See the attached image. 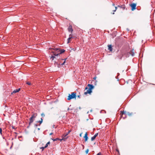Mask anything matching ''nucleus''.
Instances as JSON below:
<instances>
[{"label": "nucleus", "mask_w": 155, "mask_h": 155, "mask_svg": "<svg viewBox=\"0 0 155 155\" xmlns=\"http://www.w3.org/2000/svg\"><path fill=\"white\" fill-rule=\"evenodd\" d=\"M76 93L75 92H72L71 94H69L67 100L69 101L73 99H76Z\"/></svg>", "instance_id": "obj_1"}, {"label": "nucleus", "mask_w": 155, "mask_h": 155, "mask_svg": "<svg viewBox=\"0 0 155 155\" xmlns=\"http://www.w3.org/2000/svg\"><path fill=\"white\" fill-rule=\"evenodd\" d=\"M137 4L136 3H133L130 5L132 11H134L136 9Z\"/></svg>", "instance_id": "obj_2"}, {"label": "nucleus", "mask_w": 155, "mask_h": 155, "mask_svg": "<svg viewBox=\"0 0 155 155\" xmlns=\"http://www.w3.org/2000/svg\"><path fill=\"white\" fill-rule=\"evenodd\" d=\"M84 139L85 142H86L87 141L88 139V134L87 132L85 133V135L84 136Z\"/></svg>", "instance_id": "obj_3"}, {"label": "nucleus", "mask_w": 155, "mask_h": 155, "mask_svg": "<svg viewBox=\"0 0 155 155\" xmlns=\"http://www.w3.org/2000/svg\"><path fill=\"white\" fill-rule=\"evenodd\" d=\"M87 86L88 87L89 89L92 91L94 87V86L92 84H88Z\"/></svg>", "instance_id": "obj_4"}, {"label": "nucleus", "mask_w": 155, "mask_h": 155, "mask_svg": "<svg viewBox=\"0 0 155 155\" xmlns=\"http://www.w3.org/2000/svg\"><path fill=\"white\" fill-rule=\"evenodd\" d=\"M68 30L69 32L72 33L73 31V29L72 26L70 25L68 28Z\"/></svg>", "instance_id": "obj_5"}, {"label": "nucleus", "mask_w": 155, "mask_h": 155, "mask_svg": "<svg viewBox=\"0 0 155 155\" xmlns=\"http://www.w3.org/2000/svg\"><path fill=\"white\" fill-rule=\"evenodd\" d=\"M108 47V50L110 51H112V46L111 45H109L107 46Z\"/></svg>", "instance_id": "obj_6"}, {"label": "nucleus", "mask_w": 155, "mask_h": 155, "mask_svg": "<svg viewBox=\"0 0 155 155\" xmlns=\"http://www.w3.org/2000/svg\"><path fill=\"white\" fill-rule=\"evenodd\" d=\"M87 91L88 93V94H91L92 92V91L90 90V89L88 88L87 87H86L85 88V89H87Z\"/></svg>", "instance_id": "obj_7"}, {"label": "nucleus", "mask_w": 155, "mask_h": 155, "mask_svg": "<svg viewBox=\"0 0 155 155\" xmlns=\"http://www.w3.org/2000/svg\"><path fill=\"white\" fill-rule=\"evenodd\" d=\"M21 90L20 88H19L18 89H15L14 90V91H13V92L12 93V94L13 93H15L17 92H18Z\"/></svg>", "instance_id": "obj_8"}, {"label": "nucleus", "mask_w": 155, "mask_h": 155, "mask_svg": "<svg viewBox=\"0 0 155 155\" xmlns=\"http://www.w3.org/2000/svg\"><path fill=\"white\" fill-rule=\"evenodd\" d=\"M134 49H133L132 50H131V53L130 52H129L128 53L129 54H131L132 56H134Z\"/></svg>", "instance_id": "obj_9"}, {"label": "nucleus", "mask_w": 155, "mask_h": 155, "mask_svg": "<svg viewBox=\"0 0 155 155\" xmlns=\"http://www.w3.org/2000/svg\"><path fill=\"white\" fill-rule=\"evenodd\" d=\"M69 37L67 39V43H68L70 42V40L71 38H73V37L72 36V34H71L69 35Z\"/></svg>", "instance_id": "obj_10"}, {"label": "nucleus", "mask_w": 155, "mask_h": 155, "mask_svg": "<svg viewBox=\"0 0 155 155\" xmlns=\"http://www.w3.org/2000/svg\"><path fill=\"white\" fill-rule=\"evenodd\" d=\"M60 65V64H58V62L55 61L54 62V65H55V67L57 65V67L58 68H59V66Z\"/></svg>", "instance_id": "obj_11"}, {"label": "nucleus", "mask_w": 155, "mask_h": 155, "mask_svg": "<svg viewBox=\"0 0 155 155\" xmlns=\"http://www.w3.org/2000/svg\"><path fill=\"white\" fill-rule=\"evenodd\" d=\"M118 7H119L120 8H122L123 9H125V5H118L117 6Z\"/></svg>", "instance_id": "obj_12"}, {"label": "nucleus", "mask_w": 155, "mask_h": 155, "mask_svg": "<svg viewBox=\"0 0 155 155\" xmlns=\"http://www.w3.org/2000/svg\"><path fill=\"white\" fill-rule=\"evenodd\" d=\"M62 137V138L61 139L59 138V140H60L61 141L62 140H64V141H65L66 140H67V139L68 138V137H63H63Z\"/></svg>", "instance_id": "obj_13"}, {"label": "nucleus", "mask_w": 155, "mask_h": 155, "mask_svg": "<svg viewBox=\"0 0 155 155\" xmlns=\"http://www.w3.org/2000/svg\"><path fill=\"white\" fill-rule=\"evenodd\" d=\"M71 132V131L70 130H69L68 131L67 133L65 134H63L62 136V137H63H63H66L67 135H68Z\"/></svg>", "instance_id": "obj_14"}, {"label": "nucleus", "mask_w": 155, "mask_h": 155, "mask_svg": "<svg viewBox=\"0 0 155 155\" xmlns=\"http://www.w3.org/2000/svg\"><path fill=\"white\" fill-rule=\"evenodd\" d=\"M120 113H121V117H122V116H123V114H124V115H126V112L125 111H120Z\"/></svg>", "instance_id": "obj_15"}, {"label": "nucleus", "mask_w": 155, "mask_h": 155, "mask_svg": "<svg viewBox=\"0 0 155 155\" xmlns=\"http://www.w3.org/2000/svg\"><path fill=\"white\" fill-rule=\"evenodd\" d=\"M59 51H60V52L59 53V54H61L63 53L65 51V50L64 49H62L61 50H59Z\"/></svg>", "instance_id": "obj_16"}, {"label": "nucleus", "mask_w": 155, "mask_h": 155, "mask_svg": "<svg viewBox=\"0 0 155 155\" xmlns=\"http://www.w3.org/2000/svg\"><path fill=\"white\" fill-rule=\"evenodd\" d=\"M37 114H34L32 115L31 117H32L34 118H35L36 117V116H37Z\"/></svg>", "instance_id": "obj_17"}, {"label": "nucleus", "mask_w": 155, "mask_h": 155, "mask_svg": "<svg viewBox=\"0 0 155 155\" xmlns=\"http://www.w3.org/2000/svg\"><path fill=\"white\" fill-rule=\"evenodd\" d=\"M35 118H34L32 117H31L29 118V121L33 122V121L35 120Z\"/></svg>", "instance_id": "obj_18"}, {"label": "nucleus", "mask_w": 155, "mask_h": 155, "mask_svg": "<svg viewBox=\"0 0 155 155\" xmlns=\"http://www.w3.org/2000/svg\"><path fill=\"white\" fill-rule=\"evenodd\" d=\"M67 59V58H65V59H62V60H64V61L63 62V63H62L60 65H64V64L66 62V59Z\"/></svg>", "instance_id": "obj_19"}, {"label": "nucleus", "mask_w": 155, "mask_h": 155, "mask_svg": "<svg viewBox=\"0 0 155 155\" xmlns=\"http://www.w3.org/2000/svg\"><path fill=\"white\" fill-rule=\"evenodd\" d=\"M115 9H114V10H113V13H112V12L111 13V14H112L113 15L114 14V12H115L116 11V10H117V7L115 6Z\"/></svg>", "instance_id": "obj_20"}, {"label": "nucleus", "mask_w": 155, "mask_h": 155, "mask_svg": "<svg viewBox=\"0 0 155 155\" xmlns=\"http://www.w3.org/2000/svg\"><path fill=\"white\" fill-rule=\"evenodd\" d=\"M50 142L49 141L48 142H47V143L45 144V147L47 148L48 147V145H49L50 144Z\"/></svg>", "instance_id": "obj_21"}, {"label": "nucleus", "mask_w": 155, "mask_h": 155, "mask_svg": "<svg viewBox=\"0 0 155 155\" xmlns=\"http://www.w3.org/2000/svg\"><path fill=\"white\" fill-rule=\"evenodd\" d=\"M43 119L41 118V120H39V123H40V125H41L43 122Z\"/></svg>", "instance_id": "obj_22"}, {"label": "nucleus", "mask_w": 155, "mask_h": 155, "mask_svg": "<svg viewBox=\"0 0 155 155\" xmlns=\"http://www.w3.org/2000/svg\"><path fill=\"white\" fill-rule=\"evenodd\" d=\"M54 58H56V57L55 56H51V58H50V59H52V60H54Z\"/></svg>", "instance_id": "obj_23"}, {"label": "nucleus", "mask_w": 155, "mask_h": 155, "mask_svg": "<svg viewBox=\"0 0 155 155\" xmlns=\"http://www.w3.org/2000/svg\"><path fill=\"white\" fill-rule=\"evenodd\" d=\"M52 140H53V141H55L59 140V138H56L55 139H51Z\"/></svg>", "instance_id": "obj_24"}, {"label": "nucleus", "mask_w": 155, "mask_h": 155, "mask_svg": "<svg viewBox=\"0 0 155 155\" xmlns=\"http://www.w3.org/2000/svg\"><path fill=\"white\" fill-rule=\"evenodd\" d=\"M95 138H96L94 137L93 136V137H92L91 138V141H92L94 140H95Z\"/></svg>", "instance_id": "obj_25"}, {"label": "nucleus", "mask_w": 155, "mask_h": 155, "mask_svg": "<svg viewBox=\"0 0 155 155\" xmlns=\"http://www.w3.org/2000/svg\"><path fill=\"white\" fill-rule=\"evenodd\" d=\"M98 133H97L94 136V137L96 138L98 135Z\"/></svg>", "instance_id": "obj_26"}, {"label": "nucleus", "mask_w": 155, "mask_h": 155, "mask_svg": "<svg viewBox=\"0 0 155 155\" xmlns=\"http://www.w3.org/2000/svg\"><path fill=\"white\" fill-rule=\"evenodd\" d=\"M89 149H87L85 151V153H86V154H87L88 153V152H89Z\"/></svg>", "instance_id": "obj_27"}, {"label": "nucleus", "mask_w": 155, "mask_h": 155, "mask_svg": "<svg viewBox=\"0 0 155 155\" xmlns=\"http://www.w3.org/2000/svg\"><path fill=\"white\" fill-rule=\"evenodd\" d=\"M53 49L56 51H58V50H60L59 48H54Z\"/></svg>", "instance_id": "obj_28"}, {"label": "nucleus", "mask_w": 155, "mask_h": 155, "mask_svg": "<svg viewBox=\"0 0 155 155\" xmlns=\"http://www.w3.org/2000/svg\"><path fill=\"white\" fill-rule=\"evenodd\" d=\"M45 148H46V147H45V146L44 147H41L40 148V149H42V150H44V149Z\"/></svg>", "instance_id": "obj_29"}, {"label": "nucleus", "mask_w": 155, "mask_h": 155, "mask_svg": "<svg viewBox=\"0 0 155 155\" xmlns=\"http://www.w3.org/2000/svg\"><path fill=\"white\" fill-rule=\"evenodd\" d=\"M34 127L35 128H36L38 126V125L37 124H34Z\"/></svg>", "instance_id": "obj_30"}, {"label": "nucleus", "mask_w": 155, "mask_h": 155, "mask_svg": "<svg viewBox=\"0 0 155 155\" xmlns=\"http://www.w3.org/2000/svg\"><path fill=\"white\" fill-rule=\"evenodd\" d=\"M26 84L28 85H31V83H30V82H28L26 83Z\"/></svg>", "instance_id": "obj_31"}, {"label": "nucleus", "mask_w": 155, "mask_h": 155, "mask_svg": "<svg viewBox=\"0 0 155 155\" xmlns=\"http://www.w3.org/2000/svg\"><path fill=\"white\" fill-rule=\"evenodd\" d=\"M60 54H59V53H58V54H55V56L56 57H58V56Z\"/></svg>", "instance_id": "obj_32"}, {"label": "nucleus", "mask_w": 155, "mask_h": 155, "mask_svg": "<svg viewBox=\"0 0 155 155\" xmlns=\"http://www.w3.org/2000/svg\"><path fill=\"white\" fill-rule=\"evenodd\" d=\"M2 130L1 128H0V133L1 134H2Z\"/></svg>", "instance_id": "obj_33"}, {"label": "nucleus", "mask_w": 155, "mask_h": 155, "mask_svg": "<svg viewBox=\"0 0 155 155\" xmlns=\"http://www.w3.org/2000/svg\"><path fill=\"white\" fill-rule=\"evenodd\" d=\"M41 116L43 117H44L45 116V114L43 113H42L41 114Z\"/></svg>", "instance_id": "obj_34"}, {"label": "nucleus", "mask_w": 155, "mask_h": 155, "mask_svg": "<svg viewBox=\"0 0 155 155\" xmlns=\"http://www.w3.org/2000/svg\"><path fill=\"white\" fill-rule=\"evenodd\" d=\"M127 113H128V115L129 116H130L132 114V113H130L129 112H128Z\"/></svg>", "instance_id": "obj_35"}, {"label": "nucleus", "mask_w": 155, "mask_h": 155, "mask_svg": "<svg viewBox=\"0 0 155 155\" xmlns=\"http://www.w3.org/2000/svg\"><path fill=\"white\" fill-rule=\"evenodd\" d=\"M32 123V122L29 121V124H28V125H29V126H30L31 124Z\"/></svg>", "instance_id": "obj_36"}, {"label": "nucleus", "mask_w": 155, "mask_h": 155, "mask_svg": "<svg viewBox=\"0 0 155 155\" xmlns=\"http://www.w3.org/2000/svg\"><path fill=\"white\" fill-rule=\"evenodd\" d=\"M116 151L119 154H120L119 151L118 149H116Z\"/></svg>", "instance_id": "obj_37"}, {"label": "nucleus", "mask_w": 155, "mask_h": 155, "mask_svg": "<svg viewBox=\"0 0 155 155\" xmlns=\"http://www.w3.org/2000/svg\"><path fill=\"white\" fill-rule=\"evenodd\" d=\"M72 110V109H70L69 108H68V110Z\"/></svg>", "instance_id": "obj_38"}, {"label": "nucleus", "mask_w": 155, "mask_h": 155, "mask_svg": "<svg viewBox=\"0 0 155 155\" xmlns=\"http://www.w3.org/2000/svg\"><path fill=\"white\" fill-rule=\"evenodd\" d=\"M88 94V93L87 92V91H86V92H84V94H85V95H86V94Z\"/></svg>", "instance_id": "obj_39"}, {"label": "nucleus", "mask_w": 155, "mask_h": 155, "mask_svg": "<svg viewBox=\"0 0 155 155\" xmlns=\"http://www.w3.org/2000/svg\"><path fill=\"white\" fill-rule=\"evenodd\" d=\"M96 76H95V77H94L93 78L94 79V80H96Z\"/></svg>", "instance_id": "obj_40"}, {"label": "nucleus", "mask_w": 155, "mask_h": 155, "mask_svg": "<svg viewBox=\"0 0 155 155\" xmlns=\"http://www.w3.org/2000/svg\"><path fill=\"white\" fill-rule=\"evenodd\" d=\"M72 50H73L74 51H75L76 50V48H73V49H72Z\"/></svg>", "instance_id": "obj_41"}, {"label": "nucleus", "mask_w": 155, "mask_h": 155, "mask_svg": "<svg viewBox=\"0 0 155 155\" xmlns=\"http://www.w3.org/2000/svg\"><path fill=\"white\" fill-rule=\"evenodd\" d=\"M79 98H80V95H78L77 96Z\"/></svg>", "instance_id": "obj_42"}, {"label": "nucleus", "mask_w": 155, "mask_h": 155, "mask_svg": "<svg viewBox=\"0 0 155 155\" xmlns=\"http://www.w3.org/2000/svg\"><path fill=\"white\" fill-rule=\"evenodd\" d=\"M53 52V53L54 56H55V54H55L54 52Z\"/></svg>", "instance_id": "obj_43"}, {"label": "nucleus", "mask_w": 155, "mask_h": 155, "mask_svg": "<svg viewBox=\"0 0 155 155\" xmlns=\"http://www.w3.org/2000/svg\"><path fill=\"white\" fill-rule=\"evenodd\" d=\"M115 78H116V79H117V81H119V79H118V78H117V77H115Z\"/></svg>", "instance_id": "obj_44"}, {"label": "nucleus", "mask_w": 155, "mask_h": 155, "mask_svg": "<svg viewBox=\"0 0 155 155\" xmlns=\"http://www.w3.org/2000/svg\"><path fill=\"white\" fill-rule=\"evenodd\" d=\"M82 133H81V134H80V137H81V136H82Z\"/></svg>", "instance_id": "obj_45"}, {"label": "nucleus", "mask_w": 155, "mask_h": 155, "mask_svg": "<svg viewBox=\"0 0 155 155\" xmlns=\"http://www.w3.org/2000/svg\"><path fill=\"white\" fill-rule=\"evenodd\" d=\"M126 117V116H125V117H123V118L124 119H125Z\"/></svg>", "instance_id": "obj_46"}, {"label": "nucleus", "mask_w": 155, "mask_h": 155, "mask_svg": "<svg viewBox=\"0 0 155 155\" xmlns=\"http://www.w3.org/2000/svg\"><path fill=\"white\" fill-rule=\"evenodd\" d=\"M30 126H29V125H28V126H27V128H29V127H30Z\"/></svg>", "instance_id": "obj_47"}, {"label": "nucleus", "mask_w": 155, "mask_h": 155, "mask_svg": "<svg viewBox=\"0 0 155 155\" xmlns=\"http://www.w3.org/2000/svg\"><path fill=\"white\" fill-rule=\"evenodd\" d=\"M117 74V76H119L120 75V74L119 73H118Z\"/></svg>", "instance_id": "obj_48"}, {"label": "nucleus", "mask_w": 155, "mask_h": 155, "mask_svg": "<svg viewBox=\"0 0 155 155\" xmlns=\"http://www.w3.org/2000/svg\"><path fill=\"white\" fill-rule=\"evenodd\" d=\"M53 134V133H51L50 134V135H52Z\"/></svg>", "instance_id": "obj_49"}, {"label": "nucleus", "mask_w": 155, "mask_h": 155, "mask_svg": "<svg viewBox=\"0 0 155 155\" xmlns=\"http://www.w3.org/2000/svg\"><path fill=\"white\" fill-rule=\"evenodd\" d=\"M54 127H55V125H53L52 126V127L53 128H54Z\"/></svg>", "instance_id": "obj_50"}, {"label": "nucleus", "mask_w": 155, "mask_h": 155, "mask_svg": "<svg viewBox=\"0 0 155 155\" xmlns=\"http://www.w3.org/2000/svg\"><path fill=\"white\" fill-rule=\"evenodd\" d=\"M36 123H39V121H36Z\"/></svg>", "instance_id": "obj_51"}, {"label": "nucleus", "mask_w": 155, "mask_h": 155, "mask_svg": "<svg viewBox=\"0 0 155 155\" xmlns=\"http://www.w3.org/2000/svg\"><path fill=\"white\" fill-rule=\"evenodd\" d=\"M78 108L80 110L81 109V108L80 107H79Z\"/></svg>", "instance_id": "obj_52"}, {"label": "nucleus", "mask_w": 155, "mask_h": 155, "mask_svg": "<svg viewBox=\"0 0 155 155\" xmlns=\"http://www.w3.org/2000/svg\"><path fill=\"white\" fill-rule=\"evenodd\" d=\"M38 130H40V128H38Z\"/></svg>", "instance_id": "obj_53"}, {"label": "nucleus", "mask_w": 155, "mask_h": 155, "mask_svg": "<svg viewBox=\"0 0 155 155\" xmlns=\"http://www.w3.org/2000/svg\"><path fill=\"white\" fill-rule=\"evenodd\" d=\"M12 146L10 147V149H11L12 148Z\"/></svg>", "instance_id": "obj_54"}, {"label": "nucleus", "mask_w": 155, "mask_h": 155, "mask_svg": "<svg viewBox=\"0 0 155 155\" xmlns=\"http://www.w3.org/2000/svg\"><path fill=\"white\" fill-rule=\"evenodd\" d=\"M127 31H129V29L128 28H127Z\"/></svg>", "instance_id": "obj_55"}, {"label": "nucleus", "mask_w": 155, "mask_h": 155, "mask_svg": "<svg viewBox=\"0 0 155 155\" xmlns=\"http://www.w3.org/2000/svg\"><path fill=\"white\" fill-rule=\"evenodd\" d=\"M12 128L13 129H14L15 128V127H13V126H12Z\"/></svg>", "instance_id": "obj_56"}, {"label": "nucleus", "mask_w": 155, "mask_h": 155, "mask_svg": "<svg viewBox=\"0 0 155 155\" xmlns=\"http://www.w3.org/2000/svg\"><path fill=\"white\" fill-rule=\"evenodd\" d=\"M113 6H114L115 5L114 4H113Z\"/></svg>", "instance_id": "obj_57"}, {"label": "nucleus", "mask_w": 155, "mask_h": 155, "mask_svg": "<svg viewBox=\"0 0 155 155\" xmlns=\"http://www.w3.org/2000/svg\"><path fill=\"white\" fill-rule=\"evenodd\" d=\"M89 113V111H87V114H88Z\"/></svg>", "instance_id": "obj_58"}, {"label": "nucleus", "mask_w": 155, "mask_h": 155, "mask_svg": "<svg viewBox=\"0 0 155 155\" xmlns=\"http://www.w3.org/2000/svg\"><path fill=\"white\" fill-rule=\"evenodd\" d=\"M92 110H90V111H91V112H92Z\"/></svg>", "instance_id": "obj_59"}, {"label": "nucleus", "mask_w": 155, "mask_h": 155, "mask_svg": "<svg viewBox=\"0 0 155 155\" xmlns=\"http://www.w3.org/2000/svg\"><path fill=\"white\" fill-rule=\"evenodd\" d=\"M95 82H95V83H96V82H97V81L95 80Z\"/></svg>", "instance_id": "obj_60"}, {"label": "nucleus", "mask_w": 155, "mask_h": 155, "mask_svg": "<svg viewBox=\"0 0 155 155\" xmlns=\"http://www.w3.org/2000/svg\"><path fill=\"white\" fill-rule=\"evenodd\" d=\"M64 116L62 118H64Z\"/></svg>", "instance_id": "obj_61"}, {"label": "nucleus", "mask_w": 155, "mask_h": 155, "mask_svg": "<svg viewBox=\"0 0 155 155\" xmlns=\"http://www.w3.org/2000/svg\"><path fill=\"white\" fill-rule=\"evenodd\" d=\"M82 145V146L83 147H84V145Z\"/></svg>", "instance_id": "obj_62"}, {"label": "nucleus", "mask_w": 155, "mask_h": 155, "mask_svg": "<svg viewBox=\"0 0 155 155\" xmlns=\"http://www.w3.org/2000/svg\"><path fill=\"white\" fill-rule=\"evenodd\" d=\"M40 124H39L38 125V126H40Z\"/></svg>", "instance_id": "obj_63"}]
</instances>
